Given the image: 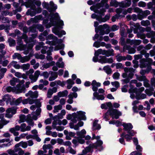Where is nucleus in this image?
Returning a JSON list of instances; mask_svg holds the SVG:
<instances>
[{
  "label": "nucleus",
  "mask_w": 155,
  "mask_h": 155,
  "mask_svg": "<svg viewBox=\"0 0 155 155\" xmlns=\"http://www.w3.org/2000/svg\"><path fill=\"white\" fill-rule=\"evenodd\" d=\"M107 51L105 50H102L101 49H98L95 52V54L97 56H98L100 54L102 55H105L107 54Z\"/></svg>",
  "instance_id": "f3484780"
},
{
  "label": "nucleus",
  "mask_w": 155,
  "mask_h": 155,
  "mask_svg": "<svg viewBox=\"0 0 155 155\" xmlns=\"http://www.w3.org/2000/svg\"><path fill=\"white\" fill-rule=\"evenodd\" d=\"M19 79L14 77L12 78V80L10 81V84L12 86H14L15 85L16 83L19 82Z\"/></svg>",
  "instance_id": "393cba45"
},
{
  "label": "nucleus",
  "mask_w": 155,
  "mask_h": 155,
  "mask_svg": "<svg viewBox=\"0 0 155 155\" xmlns=\"http://www.w3.org/2000/svg\"><path fill=\"white\" fill-rule=\"evenodd\" d=\"M30 67V64H25L21 66V68L24 71L28 70Z\"/></svg>",
  "instance_id": "c9c22d12"
},
{
  "label": "nucleus",
  "mask_w": 155,
  "mask_h": 155,
  "mask_svg": "<svg viewBox=\"0 0 155 155\" xmlns=\"http://www.w3.org/2000/svg\"><path fill=\"white\" fill-rule=\"evenodd\" d=\"M22 101V97H20L17 99L15 101V103L16 105H18Z\"/></svg>",
  "instance_id": "338daca9"
},
{
  "label": "nucleus",
  "mask_w": 155,
  "mask_h": 155,
  "mask_svg": "<svg viewBox=\"0 0 155 155\" xmlns=\"http://www.w3.org/2000/svg\"><path fill=\"white\" fill-rule=\"evenodd\" d=\"M53 32L59 37H61L63 35H65L66 34L65 32L64 31H62L60 32L56 29H53Z\"/></svg>",
  "instance_id": "2eb2a0df"
},
{
  "label": "nucleus",
  "mask_w": 155,
  "mask_h": 155,
  "mask_svg": "<svg viewBox=\"0 0 155 155\" xmlns=\"http://www.w3.org/2000/svg\"><path fill=\"white\" fill-rule=\"evenodd\" d=\"M25 95L26 96H29L32 98H36L38 96V92L37 91L34 92H33L31 91H30Z\"/></svg>",
  "instance_id": "9d476101"
},
{
  "label": "nucleus",
  "mask_w": 155,
  "mask_h": 155,
  "mask_svg": "<svg viewBox=\"0 0 155 155\" xmlns=\"http://www.w3.org/2000/svg\"><path fill=\"white\" fill-rule=\"evenodd\" d=\"M21 41L20 40V42H17L18 44L19 45V46H17L16 47V49L17 50L21 51L24 50L25 46L22 44L21 43Z\"/></svg>",
  "instance_id": "c85d7f7f"
},
{
  "label": "nucleus",
  "mask_w": 155,
  "mask_h": 155,
  "mask_svg": "<svg viewBox=\"0 0 155 155\" xmlns=\"http://www.w3.org/2000/svg\"><path fill=\"white\" fill-rule=\"evenodd\" d=\"M150 12L149 11L146 10L144 12L142 11L141 14L143 17H146L147 15H150Z\"/></svg>",
  "instance_id": "37998d69"
},
{
  "label": "nucleus",
  "mask_w": 155,
  "mask_h": 155,
  "mask_svg": "<svg viewBox=\"0 0 155 155\" xmlns=\"http://www.w3.org/2000/svg\"><path fill=\"white\" fill-rule=\"evenodd\" d=\"M137 76V79L140 81H144L146 79V77L144 76H139L137 75H136Z\"/></svg>",
  "instance_id": "a19ab883"
},
{
  "label": "nucleus",
  "mask_w": 155,
  "mask_h": 155,
  "mask_svg": "<svg viewBox=\"0 0 155 155\" xmlns=\"http://www.w3.org/2000/svg\"><path fill=\"white\" fill-rule=\"evenodd\" d=\"M50 5L53 10H55L57 8V6L52 2H50Z\"/></svg>",
  "instance_id": "e2e57ef3"
},
{
  "label": "nucleus",
  "mask_w": 155,
  "mask_h": 155,
  "mask_svg": "<svg viewBox=\"0 0 155 155\" xmlns=\"http://www.w3.org/2000/svg\"><path fill=\"white\" fill-rule=\"evenodd\" d=\"M56 65L59 68H63L64 66V64L63 62H57L56 63Z\"/></svg>",
  "instance_id": "79ce46f5"
},
{
  "label": "nucleus",
  "mask_w": 155,
  "mask_h": 155,
  "mask_svg": "<svg viewBox=\"0 0 155 155\" xmlns=\"http://www.w3.org/2000/svg\"><path fill=\"white\" fill-rule=\"evenodd\" d=\"M5 116L8 118H12L13 115L16 113V109L13 107L8 108L5 111Z\"/></svg>",
  "instance_id": "20e7f679"
},
{
  "label": "nucleus",
  "mask_w": 155,
  "mask_h": 155,
  "mask_svg": "<svg viewBox=\"0 0 155 155\" xmlns=\"http://www.w3.org/2000/svg\"><path fill=\"white\" fill-rule=\"evenodd\" d=\"M52 146L50 144H45L43 146V149L45 150L50 149L52 148Z\"/></svg>",
  "instance_id": "49530a36"
},
{
  "label": "nucleus",
  "mask_w": 155,
  "mask_h": 155,
  "mask_svg": "<svg viewBox=\"0 0 155 155\" xmlns=\"http://www.w3.org/2000/svg\"><path fill=\"white\" fill-rule=\"evenodd\" d=\"M25 81L23 80H22L21 81H20L19 80V84H17L16 87L17 89V90L18 93H21L23 92H24V93L25 92V87L23 86L22 87H21V85L23 84L25 82Z\"/></svg>",
  "instance_id": "0eeeda50"
},
{
  "label": "nucleus",
  "mask_w": 155,
  "mask_h": 155,
  "mask_svg": "<svg viewBox=\"0 0 155 155\" xmlns=\"http://www.w3.org/2000/svg\"><path fill=\"white\" fill-rule=\"evenodd\" d=\"M50 73L51 75L49 78V81H53L57 77L58 75L56 73L52 71H50Z\"/></svg>",
  "instance_id": "4468645a"
},
{
  "label": "nucleus",
  "mask_w": 155,
  "mask_h": 155,
  "mask_svg": "<svg viewBox=\"0 0 155 155\" xmlns=\"http://www.w3.org/2000/svg\"><path fill=\"white\" fill-rule=\"evenodd\" d=\"M71 95H68V97L69 99L67 100V102L70 104H71L73 103V101L72 97H70Z\"/></svg>",
  "instance_id": "4d7b16f0"
},
{
  "label": "nucleus",
  "mask_w": 155,
  "mask_h": 155,
  "mask_svg": "<svg viewBox=\"0 0 155 155\" xmlns=\"http://www.w3.org/2000/svg\"><path fill=\"white\" fill-rule=\"evenodd\" d=\"M67 83L68 84L67 88L68 89H70L72 87V85L74 83V81L71 79L67 80Z\"/></svg>",
  "instance_id": "412c9836"
},
{
  "label": "nucleus",
  "mask_w": 155,
  "mask_h": 155,
  "mask_svg": "<svg viewBox=\"0 0 155 155\" xmlns=\"http://www.w3.org/2000/svg\"><path fill=\"white\" fill-rule=\"evenodd\" d=\"M94 96L98 100H103L104 99V97L102 95H99L97 92H95L93 93Z\"/></svg>",
  "instance_id": "6ab92c4d"
},
{
  "label": "nucleus",
  "mask_w": 155,
  "mask_h": 155,
  "mask_svg": "<svg viewBox=\"0 0 155 155\" xmlns=\"http://www.w3.org/2000/svg\"><path fill=\"white\" fill-rule=\"evenodd\" d=\"M11 64L16 69H19L21 68V66L19 64H17L16 61H13L12 62Z\"/></svg>",
  "instance_id": "473e14b6"
},
{
  "label": "nucleus",
  "mask_w": 155,
  "mask_h": 155,
  "mask_svg": "<svg viewBox=\"0 0 155 155\" xmlns=\"http://www.w3.org/2000/svg\"><path fill=\"white\" fill-rule=\"evenodd\" d=\"M86 131L84 129L82 130L80 132H78L77 133V135L80 136L81 137L84 138L85 136L83 135L84 134H85Z\"/></svg>",
  "instance_id": "72a5a7b5"
},
{
  "label": "nucleus",
  "mask_w": 155,
  "mask_h": 155,
  "mask_svg": "<svg viewBox=\"0 0 155 155\" xmlns=\"http://www.w3.org/2000/svg\"><path fill=\"white\" fill-rule=\"evenodd\" d=\"M12 97L8 94L5 95L3 98V100L7 102L10 101L11 100Z\"/></svg>",
  "instance_id": "bb28decb"
},
{
  "label": "nucleus",
  "mask_w": 155,
  "mask_h": 155,
  "mask_svg": "<svg viewBox=\"0 0 155 155\" xmlns=\"http://www.w3.org/2000/svg\"><path fill=\"white\" fill-rule=\"evenodd\" d=\"M9 131L12 133L14 136H17L19 135V133L13 128L10 129Z\"/></svg>",
  "instance_id": "e433bc0d"
},
{
  "label": "nucleus",
  "mask_w": 155,
  "mask_h": 155,
  "mask_svg": "<svg viewBox=\"0 0 155 155\" xmlns=\"http://www.w3.org/2000/svg\"><path fill=\"white\" fill-rule=\"evenodd\" d=\"M116 68L117 69L119 68H123V66L121 63H118L116 64Z\"/></svg>",
  "instance_id": "bf43d9fd"
},
{
  "label": "nucleus",
  "mask_w": 155,
  "mask_h": 155,
  "mask_svg": "<svg viewBox=\"0 0 155 155\" xmlns=\"http://www.w3.org/2000/svg\"><path fill=\"white\" fill-rule=\"evenodd\" d=\"M120 74L118 72H115L113 75V77L114 79H118L120 76Z\"/></svg>",
  "instance_id": "5fc2aeb1"
},
{
  "label": "nucleus",
  "mask_w": 155,
  "mask_h": 155,
  "mask_svg": "<svg viewBox=\"0 0 155 155\" xmlns=\"http://www.w3.org/2000/svg\"><path fill=\"white\" fill-rule=\"evenodd\" d=\"M69 152L70 153L72 154H75L76 153V151L75 150L73 149L71 147H69Z\"/></svg>",
  "instance_id": "3c124183"
},
{
  "label": "nucleus",
  "mask_w": 155,
  "mask_h": 155,
  "mask_svg": "<svg viewBox=\"0 0 155 155\" xmlns=\"http://www.w3.org/2000/svg\"><path fill=\"white\" fill-rule=\"evenodd\" d=\"M0 122H1V124L3 125V127L4 125H5L9 123V121L7 120L4 119L2 120H1Z\"/></svg>",
  "instance_id": "de8ad7c7"
},
{
  "label": "nucleus",
  "mask_w": 155,
  "mask_h": 155,
  "mask_svg": "<svg viewBox=\"0 0 155 155\" xmlns=\"http://www.w3.org/2000/svg\"><path fill=\"white\" fill-rule=\"evenodd\" d=\"M141 41L140 40H132L130 41L129 43L131 45L134 44L135 45H139L141 43Z\"/></svg>",
  "instance_id": "a878e982"
},
{
  "label": "nucleus",
  "mask_w": 155,
  "mask_h": 155,
  "mask_svg": "<svg viewBox=\"0 0 155 155\" xmlns=\"http://www.w3.org/2000/svg\"><path fill=\"white\" fill-rule=\"evenodd\" d=\"M53 93L52 92V91L51 90V89H49L47 92V97L48 98H51Z\"/></svg>",
  "instance_id": "ea45409f"
},
{
  "label": "nucleus",
  "mask_w": 155,
  "mask_h": 155,
  "mask_svg": "<svg viewBox=\"0 0 155 155\" xmlns=\"http://www.w3.org/2000/svg\"><path fill=\"white\" fill-rule=\"evenodd\" d=\"M85 113L82 111H80L77 114H74L73 115L72 117L73 119H72V121L74 123H76L77 122V120L79 119L85 120L86 119V117L85 115Z\"/></svg>",
  "instance_id": "7ed1b4c3"
},
{
  "label": "nucleus",
  "mask_w": 155,
  "mask_h": 155,
  "mask_svg": "<svg viewBox=\"0 0 155 155\" xmlns=\"http://www.w3.org/2000/svg\"><path fill=\"white\" fill-rule=\"evenodd\" d=\"M55 62L52 61L50 63L45 64L43 65L42 67L45 69H47L49 68L51 66L54 65L55 64Z\"/></svg>",
  "instance_id": "5701e85b"
},
{
  "label": "nucleus",
  "mask_w": 155,
  "mask_h": 155,
  "mask_svg": "<svg viewBox=\"0 0 155 155\" xmlns=\"http://www.w3.org/2000/svg\"><path fill=\"white\" fill-rule=\"evenodd\" d=\"M8 42L10 46H14L15 45V41L11 38H9Z\"/></svg>",
  "instance_id": "2f4dec72"
},
{
  "label": "nucleus",
  "mask_w": 155,
  "mask_h": 155,
  "mask_svg": "<svg viewBox=\"0 0 155 155\" xmlns=\"http://www.w3.org/2000/svg\"><path fill=\"white\" fill-rule=\"evenodd\" d=\"M109 111H108L103 115V118L106 121H107L109 120L108 115V113H109Z\"/></svg>",
  "instance_id": "0e129e2a"
},
{
  "label": "nucleus",
  "mask_w": 155,
  "mask_h": 155,
  "mask_svg": "<svg viewBox=\"0 0 155 155\" xmlns=\"http://www.w3.org/2000/svg\"><path fill=\"white\" fill-rule=\"evenodd\" d=\"M141 24L143 26H146L150 25V22L148 20L142 21H141Z\"/></svg>",
  "instance_id": "a18cd8bd"
},
{
  "label": "nucleus",
  "mask_w": 155,
  "mask_h": 155,
  "mask_svg": "<svg viewBox=\"0 0 155 155\" xmlns=\"http://www.w3.org/2000/svg\"><path fill=\"white\" fill-rule=\"evenodd\" d=\"M119 29V26L116 25H113L111 28V30L112 31H115Z\"/></svg>",
  "instance_id": "13d9d810"
},
{
  "label": "nucleus",
  "mask_w": 155,
  "mask_h": 155,
  "mask_svg": "<svg viewBox=\"0 0 155 155\" xmlns=\"http://www.w3.org/2000/svg\"><path fill=\"white\" fill-rule=\"evenodd\" d=\"M103 69L108 74H110L112 72V70L109 66L104 67Z\"/></svg>",
  "instance_id": "7c9ffc66"
},
{
  "label": "nucleus",
  "mask_w": 155,
  "mask_h": 155,
  "mask_svg": "<svg viewBox=\"0 0 155 155\" xmlns=\"http://www.w3.org/2000/svg\"><path fill=\"white\" fill-rule=\"evenodd\" d=\"M128 71L129 72L128 75V78H132L134 75L135 70L133 68H129Z\"/></svg>",
  "instance_id": "aec40b11"
},
{
  "label": "nucleus",
  "mask_w": 155,
  "mask_h": 155,
  "mask_svg": "<svg viewBox=\"0 0 155 155\" xmlns=\"http://www.w3.org/2000/svg\"><path fill=\"white\" fill-rule=\"evenodd\" d=\"M146 3L143 2H140L138 3V6L139 7H144L146 6Z\"/></svg>",
  "instance_id": "6e6d98bb"
},
{
  "label": "nucleus",
  "mask_w": 155,
  "mask_h": 155,
  "mask_svg": "<svg viewBox=\"0 0 155 155\" xmlns=\"http://www.w3.org/2000/svg\"><path fill=\"white\" fill-rule=\"evenodd\" d=\"M54 109L53 110L54 113L58 112L59 110H61L62 108V106L61 104L55 106L54 107Z\"/></svg>",
  "instance_id": "b1692460"
},
{
  "label": "nucleus",
  "mask_w": 155,
  "mask_h": 155,
  "mask_svg": "<svg viewBox=\"0 0 155 155\" xmlns=\"http://www.w3.org/2000/svg\"><path fill=\"white\" fill-rule=\"evenodd\" d=\"M124 137L127 141H130L132 138V137L129 134L125 135Z\"/></svg>",
  "instance_id": "69168bd1"
},
{
  "label": "nucleus",
  "mask_w": 155,
  "mask_h": 155,
  "mask_svg": "<svg viewBox=\"0 0 155 155\" xmlns=\"http://www.w3.org/2000/svg\"><path fill=\"white\" fill-rule=\"evenodd\" d=\"M33 4V2L31 1H28V2H26L25 3V6L27 7H29L31 6Z\"/></svg>",
  "instance_id": "052dcab7"
},
{
  "label": "nucleus",
  "mask_w": 155,
  "mask_h": 155,
  "mask_svg": "<svg viewBox=\"0 0 155 155\" xmlns=\"http://www.w3.org/2000/svg\"><path fill=\"white\" fill-rule=\"evenodd\" d=\"M58 95L59 97H64L66 96L68 94V91L65 90L63 91H60L58 93Z\"/></svg>",
  "instance_id": "4be33fe9"
},
{
  "label": "nucleus",
  "mask_w": 155,
  "mask_h": 155,
  "mask_svg": "<svg viewBox=\"0 0 155 155\" xmlns=\"http://www.w3.org/2000/svg\"><path fill=\"white\" fill-rule=\"evenodd\" d=\"M135 91V89H133L132 88H131L129 90V91L130 93H132V94H131L130 95V97L131 98L133 99L134 97V95L133 93Z\"/></svg>",
  "instance_id": "8fccbe9b"
},
{
  "label": "nucleus",
  "mask_w": 155,
  "mask_h": 155,
  "mask_svg": "<svg viewBox=\"0 0 155 155\" xmlns=\"http://www.w3.org/2000/svg\"><path fill=\"white\" fill-rule=\"evenodd\" d=\"M109 114L113 118L117 119L119 116L121 115V113L116 109H113L109 110Z\"/></svg>",
  "instance_id": "39448f33"
},
{
  "label": "nucleus",
  "mask_w": 155,
  "mask_h": 155,
  "mask_svg": "<svg viewBox=\"0 0 155 155\" xmlns=\"http://www.w3.org/2000/svg\"><path fill=\"white\" fill-rule=\"evenodd\" d=\"M91 85L92 86V89L94 91L96 92L98 90L97 87H100L101 84L100 83L97 82L95 80H93Z\"/></svg>",
  "instance_id": "6e6552de"
},
{
  "label": "nucleus",
  "mask_w": 155,
  "mask_h": 155,
  "mask_svg": "<svg viewBox=\"0 0 155 155\" xmlns=\"http://www.w3.org/2000/svg\"><path fill=\"white\" fill-rule=\"evenodd\" d=\"M151 83L152 86L154 87L155 89V78H152L151 79Z\"/></svg>",
  "instance_id": "774afa93"
},
{
  "label": "nucleus",
  "mask_w": 155,
  "mask_h": 155,
  "mask_svg": "<svg viewBox=\"0 0 155 155\" xmlns=\"http://www.w3.org/2000/svg\"><path fill=\"white\" fill-rule=\"evenodd\" d=\"M28 144L27 142L22 141L15 145L13 150L11 149H9L7 150V152L9 155H18V153H16L18 151V152L19 154H24V151L21 148L19 147L21 146L23 148H26Z\"/></svg>",
  "instance_id": "f257e3e1"
},
{
  "label": "nucleus",
  "mask_w": 155,
  "mask_h": 155,
  "mask_svg": "<svg viewBox=\"0 0 155 155\" xmlns=\"http://www.w3.org/2000/svg\"><path fill=\"white\" fill-rule=\"evenodd\" d=\"M110 5L111 6H114L115 7H116L118 6V3L117 2L112 1L110 2Z\"/></svg>",
  "instance_id": "680f3d73"
},
{
  "label": "nucleus",
  "mask_w": 155,
  "mask_h": 155,
  "mask_svg": "<svg viewBox=\"0 0 155 155\" xmlns=\"http://www.w3.org/2000/svg\"><path fill=\"white\" fill-rule=\"evenodd\" d=\"M124 129L127 131L130 130L133 128V126L130 123H123L122 124Z\"/></svg>",
  "instance_id": "ddd939ff"
},
{
  "label": "nucleus",
  "mask_w": 155,
  "mask_h": 155,
  "mask_svg": "<svg viewBox=\"0 0 155 155\" xmlns=\"http://www.w3.org/2000/svg\"><path fill=\"white\" fill-rule=\"evenodd\" d=\"M112 106V104L111 103L109 102L107 103L106 104H102L101 106V107L102 109H107V107H111Z\"/></svg>",
  "instance_id": "c756f323"
},
{
  "label": "nucleus",
  "mask_w": 155,
  "mask_h": 155,
  "mask_svg": "<svg viewBox=\"0 0 155 155\" xmlns=\"http://www.w3.org/2000/svg\"><path fill=\"white\" fill-rule=\"evenodd\" d=\"M25 115H21L19 117V120H18V123H21L22 122H24L25 121Z\"/></svg>",
  "instance_id": "f704fd0d"
},
{
  "label": "nucleus",
  "mask_w": 155,
  "mask_h": 155,
  "mask_svg": "<svg viewBox=\"0 0 155 155\" xmlns=\"http://www.w3.org/2000/svg\"><path fill=\"white\" fill-rule=\"evenodd\" d=\"M39 82L40 83H43V85H47L49 84V82L48 81L45 80L43 79H41L40 80Z\"/></svg>",
  "instance_id": "09e8293b"
},
{
  "label": "nucleus",
  "mask_w": 155,
  "mask_h": 155,
  "mask_svg": "<svg viewBox=\"0 0 155 155\" xmlns=\"http://www.w3.org/2000/svg\"><path fill=\"white\" fill-rule=\"evenodd\" d=\"M98 120H95L93 122V129L94 130H99L101 127L100 125L98 124Z\"/></svg>",
  "instance_id": "dca6fc26"
},
{
  "label": "nucleus",
  "mask_w": 155,
  "mask_h": 155,
  "mask_svg": "<svg viewBox=\"0 0 155 155\" xmlns=\"http://www.w3.org/2000/svg\"><path fill=\"white\" fill-rule=\"evenodd\" d=\"M129 68H125L124 69V71L125 72L122 74V76L123 78H128V75L129 72Z\"/></svg>",
  "instance_id": "cd10ccee"
},
{
  "label": "nucleus",
  "mask_w": 155,
  "mask_h": 155,
  "mask_svg": "<svg viewBox=\"0 0 155 155\" xmlns=\"http://www.w3.org/2000/svg\"><path fill=\"white\" fill-rule=\"evenodd\" d=\"M31 55L30 54L28 56H25L24 57H21L20 61L21 63H24L28 61L30 59Z\"/></svg>",
  "instance_id": "a211bd4d"
},
{
  "label": "nucleus",
  "mask_w": 155,
  "mask_h": 155,
  "mask_svg": "<svg viewBox=\"0 0 155 155\" xmlns=\"http://www.w3.org/2000/svg\"><path fill=\"white\" fill-rule=\"evenodd\" d=\"M21 56V54L18 53H15L13 55L12 57L13 59L17 58L18 59L20 60Z\"/></svg>",
  "instance_id": "4c0bfd02"
},
{
  "label": "nucleus",
  "mask_w": 155,
  "mask_h": 155,
  "mask_svg": "<svg viewBox=\"0 0 155 155\" xmlns=\"http://www.w3.org/2000/svg\"><path fill=\"white\" fill-rule=\"evenodd\" d=\"M101 63H111L113 62V60L112 58H107L105 56H103L101 59Z\"/></svg>",
  "instance_id": "1a4fd4ad"
},
{
  "label": "nucleus",
  "mask_w": 155,
  "mask_h": 155,
  "mask_svg": "<svg viewBox=\"0 0 155 155\" xmlns=\"http://www.w3.org/2000/svg\"><path fill=\"white\" fill-rule=\"evenodd\" d=\"M20 127V130L22 132L30 130L31 129V127L30 126H28L26 127V124L25 123L21 124Z\"/></svg>",
  "instance_id": "9b49d317"
},
{
  "label": "nucleus",
  "mask_w": 155,
  "mask_h": 155,
  "mask_svg": "<svg viewBox=\"0 0 155 155\" xmlns=\"http://www.w3.org/2000/svg\"><path fill=\"white\" fill-rule=\"evenodd\" d=\"M50 74V71L49 72L47 71H45L42 73V75L45 78L47 79L48 78Z\"/></svg>",
  "instance_id": "c03bdc74"
},
{
  "label": "nucleus",
  "mask_w": 155,
  "mask_h": 155,
  "mask_svg": "<svg viewBox=\"0 0 155 155\" xmlns=\"http://www.w3.org/2000/svg\"><path fill=\"white\" fill-rule=\"evenodd\" d=\"M117 61H120L122 60H125L126 59V57L124 56H117L116 57Z\"/></svg>",
  "instance_id": "58836bf2"
},
{
  "label": "nucleus",
  "mask_w": 155,
  "mask_h": 155,
  "mask_svg": "<svg viewBox=\"0 0 155 155\" xmlns=\"http://www.w3.org/2000/svg\"><path fill=\"white\" fill-rule=\"evenodd\" d=\"M98 31H100V34L102 35L105 34H108L110 31L109 27L105 24L103 25H100L97 28H95V31L96 33H98Z\"/></svg>",
  "instance_id": "f03ea898"
},
{
  "label": "nucleus",
  "mask_w": 155,
  "mask_h": 155,
  "mask_svg": "<svg viewBox=\"0 0 155 155\" xmlns=\"http://www.w3.org/2000/svg\"><path fill=\"white\" fill-rule=\"evenodd\" d=\"M94 147V145H93L91 147H87L84 150L82 151V153L78 154V155H89V154L87 155V154L88 153L90 152L91 151L92 148H93Z\"/></svg>",
  "instance_id": "f8f14e48"
},
{
  "label": "nucleus",
  "mask_w": 155,
  "mask_h": 155,
  "mask_svg": "<svg viewBox=\"0 0 155 155\" xmlns=\"http://www.w3.org/2000/svg\"><path fill=\"white\" fill-rule=\"evenodd\" d=\"M140 152L135 151L132 152L130 153V155H142Z\"/></svg>",
  "instance_id": "603ef678"
},
{
  "label": "nucleus",
  "mask_w": 155,
  "mask_h": 155,
  "mask_svg": "<svg viewBox=\"0 0 155 155\" xmlns=\"http://www.w3.org/2000/svg\"><path fill=\"white\" fill-rule=\"evenodd\" d=\"M111 84L116 88H117L120 86L119 84L117 81H115L111 82Z\"/></svg>",
  "instance_id": "864d4df0"
},
{
  "label": "nucleus",
  "mask_w": 155,
  "mask_h": 155,
  "mask_svg": "<svg viewBox=\"0 0 155 155\" xmlns=\"http://www.w3.org/2000/svg\"><path fill=\"white\" fill-rule=\"evenodd\" d=\"M40 74L39 71H35L34 75L30 74L29 75V78L31 80V83H33L36 82Z\"/></svg>",
  "instance_id": "423d86ee"
}]
</instances>
